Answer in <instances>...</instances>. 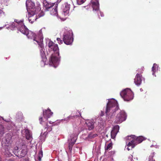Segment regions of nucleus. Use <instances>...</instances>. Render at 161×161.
<instances>
[{"mask_svg": "<svg viewBox=\"0 0 161 161\" xmlns=\"http://www.w3.org/2000/svg\"><path fill=\"white\" fill-rule=\"evenodd\" d=\"M15 25L19 29V31L22 34H23L27 36V38L30 39H33V40L36 42V40H39V38L36 35L32 32L29 31L23 23V20L15 19Z\"/></svg>", "mask_w": 161, "mask_h": 161, "instance_id": "nucleus-1", "label": "nucleus"}, {"mask_svg": "<svg viewBox=\"0 0 161 161\" xmlns=\"http://www.w3.org/2000/svg\"><path fill=\"white\" fill-rule=\"evenodd\" d=\"M3 143L2 144L3 145H4L3 146L5 150L4 154L7 157L11 156L12 155L10 153V149L13 148L11 144L12 142L11 135L9 134H7L5 138H3Z\"/></svg>", "mask_w": 161, "mask_h": 161, "instance_id": "nucleus-2", "label": "nucleus"}, {"mask_svg": "<svg viewBox=\"0 0 161 161\" xmlns=\"http://www.w3.org/2000/svg\"><path fill=\"white\" fill-rule=\"evenodd\" d=\"M45 29L44 28L41 29V30L39 31V33H38V37L39 38V40L35 39V40H36V42L37 43L38 45H39V47H40V53L42 58V62L43 63V65H44L46 64L47 58L43 50H42L43 48V44L42 31L43 30L45 31Z\"/></svg>", "mask_w": 161, "mask_h": 161, "instance_id": "nucleus-3", "label": "nucleus"}, {"mask_svg": "<svg viewBox=\"0 0 161 161\" xmlns=\"http://www.w3.org/2000/svg\"><path fill=\"white\" fill-rule=\"evenodd\" d=\"M11 154L13 153L16 157L19 158L24 157L27 153V146L25 145H22L20 148L16 147L15 148H11Z\"/></svg>", "mask_w": 161, "mask_h": 161, "instance_id": "nucleus-4", "label": "nucleus"}, {"mask_svg": "<svg viewBox=\"0 0 161 161\" xmlns=\"http://www.w3.org/2000/svg\"><path fill=\"white\" fill-rule=\"evenodd\" d=\"M130 137V141L128 143L127 146L131 147V148H134L136 145L141 143L146 139L145 137L142 136L137 137L135 135H131Z\"/></svg>", "mask_w": 161, "mask_h": 161, "instance_id": "nucleus-5", "label": "nucleus"}, {"mask_svg": "<svg viewBox=\"0 0 161 161\" xmlns=\"http://www.w3.org/2000/svg\"><path fill=\"white\" fill-rule=\"evenodd\" d=\"M120 96L124 100L129 101L133 98V94L130 89L127 88L121 92Z\"/></svg>", "mask_w": 161, "mask_h": 161, "instance_id": "nucleus-6", "label": "nucleus"}, {"mask_svg": "<svg viewBox=\"0 0 161 161\" xmlns=\"http://www.w3.org/2000/svg\"><path fill=\"white\" fill-rule=\"evenodd\" d=\"M72 35L70 31L64 33L63 35V41L65 44L67 45L71 44L73 42Z\"/></svg>", "mask_w": 161, "mask_h": 161, "instance_id": "nucleus-7", "label": "nucleus"}, {"mask_svg": "<svg viewBox=\"0 0 161 161\" xmlns=\"http://www.w3.org/2000/svg\"><path fill=\"white\" fill-rule=\"evenodd\" d=\"M126 119V115L125 112L121 111L118 113L115 117L114 123L117 124H119L125 121Z\"/></svg>", "mask_w": 161, "mask_h": 161, "instance_id": "nucleus-8", "label": "nucleus"}, {"mask_svg": "<svg viewBox=\"0 0 161 161\" xmlns=\"http://www.w3.org/2000/svg\"><path fill=\"white\" fill-rule=\"evenodd\" d=\"M26 6L28 13L31 12L32 13V14L36 13L37 9L35 8V4L31 0L26 1Z\"/></svg>", "mask_w": 161, "mask_h": 161, "instance_id": "nucleus-9", "label": "nucleus"}, {"mask_svg": "<svg viewBox=\"0 0 161 161\" xmlns=\"http://www.w3.org/2000/svg\"><path fill=\"white\" fill-rule=\"evenodd\" d=\"M92 6L93 10L98 14V18L100 19L99 15L101 17L104 16L103 13L99 10V3L98 0H95V1H92Z\"/></svg>", "mask_w": 161, "mask_h": 161, "instance_id": "nucleus-10", "label": "nucleus"}, {"mask_svg": "<svg viewBox=\"0 0 161 161\" xmlns=\"http://www.w3.org/2000/svg\"><path fill=\"white\" fill-rule=\"evenodd\" d=\"M118 105L117 102L115 101H109L106 106V115H109L108 114L110 112L111 109H115L117 108Z\"/></svg>", "mask_w": 161, "mask_h": 161, "instance_id": "nucleus-11", "label": "nucleus"}, {"mask_svg": "<svg viewBox=\"0 0 161 161\" xmlns=\"http://www.w3.org/2000/svg\"><path fill=\"white\" fill-rule=\"evenodd\" d=\"M47 46H48L49 50L51 51L52 50L53 51L56 52L57 56H59V49L58 47V45L57 44H55L53 42L51 41H49L47 44Z\"/></svg>", "mask_w": 161, "mask_h": 161, "instance_id": "nucleus-12", "label": "nucleus"}, {"mask_svg": "<svg viewBox=\"0 0 161 161\" xmlns=\"http://www.w3.org/2000/svg\"><path fill=\"white\" fill-rule=\"evenodd\" d=\"M119 129V126L118 125H116L113 127V130L111 132V136L112 139L115 138L118 132Z\"/></svg>", "mask_w": 161, "mask_h": 161, "instance_id": "nucleus-13", "label": "nucleus"}, {"mask_svg": "<svg viewBox=\"0 0 161 161\" xmlns=\"http://www.w3.org/2000/svg\"><path fill=\"white\" fill-rule=\"evenodd\" d=\"M54 3H50L47 2V1L46 0L43 1V7H44V8H45V10L46 11H49V9H50L51 8H52L54 6Z\"/></svg>", "mask_w": 161, "mask_h": 161, "instance_id": "nucleus-14", "label": "nucleus"}, {"mask_svg": "<svg viewBox=\"0 0 161 161\" xmlns=\"http://www.w3.org/2000/svg\"><path fill=\"white\" fill-rule=\"evenodd\" d=\"M142 82V75L141 74L137 73L134 79V83L136 85H139Z\"/></svg>", "mask_w": 161, "mask_h": 161, "instance_id": "nucleus-15", "label": "nucleus"}, {"mask_svg": "<svg viewBox=\"0 0 161 161\" xmlns=\"http://www.w3.org/2000/svg\"><path fill=\"white\" fill-rule=\"evenodd\" d=\"M53 114V113L51 112L50 109L43 111V116L46 119L50 118Z\"/></svg>", "mask_w": 161, "mask_h": 161, "instance_id": "nucleus-16", "label": "nucleus"}, {"mask_svg": "<svg viewBox=\"0 0 161 161\" xmlns=\"http://www.w3.org/2000/svg\"><path fill=\"white\" fill-rule=\"evenodd\" d=\"M36 13L32 14L31 12L28 13V19L30 22L32 23L35 20H36V15H35Z\"/></svg>", "mask_w": 161, "mask_h": 161, "instance_id": "nucleus-17", "label": "nucleus"}, {"mask_svg": "<svg viewBox=\"0 0 161 161\" xmlns=\"http://www.w3.org/2000/svg\"><path fill=\"white\" fill-rule=\"evenodd\" d=\"M73 137V139H71V142H70L69 144V150L71 151L72 150V147L74 144L75 143L76 140V136H74L73 135H72L71 137Z\"/></svg>", "mask_w": 161, "mask_h": 161, "instance_id": "nucleus-18", "label": "nucleus"}, {"mask_svg": "<svg viewBox=\"0 0 161 161\" xmlns=\"http://www.w3.org/2000/svg\"><path fill=\"white\" fill-rule=\"evenodd\" d=\"M86 124L89 130H92L94 128V123L92 121L90 120H87L86 122Z\"/></svg>", "mask_w": 161, "mask_h": 161, "instance_id": "nucleus-19", "label": "nucleus"}, {"mask_svg": "<svg viewBox=\"0 0 161 161\" xmlns=\"http://www.w3.org/2000/svg\"><path fill=\"white\" fill-rule=\"evenodd\" d=\"M70 10V5L67 3L66 4L64 8H63V14L64 16L69 14Z\"/></svg>", "mask_w": 161, "mask_h": 161, "instance_id": "nucleus-20", "label": "nucleus"}, {"mask_svg": "<svg viewBox=\"0 0 161 161\" xmlns=\"http://www.w3.org/2000/svg\"><path fill=\"white\" fill-rule=\"evenodd\" d=\"M58 58L54 54H52L50 59V63L54 64L58 61Z\"/></svg>", "mask_w": 161, "mask_h": 161, "instance_id": "nucleus-21", "label": "nucleus"}, {"mask_svg": "<svg viewBox=\"0 0 161 161\" xmlns=\"http://www.w3.org/2000/svg\"><path fill=\"white\" fill-rule=\"evenodd\" d=\"M26 139L28 140H30L32 138L31 135L30 134V131L28 129H26L25 131Z\"/></svg>", "mask_w": 161, "mask_h": 161, "instance_id": "nucleus-22", "label": "nucleus"}, {"mask_svg": "<svg viewBox=\"0 0 161 161\" xmlns=\"http://www.w3.org/2000/svg\"><path fill=\"white\" fill-rule=\"evenodd\" d=\"M157 64H153V67H152V72H153V73H152V75H154V73L157 71Z\"/></svg>", "mask_w": 161, "mask_h": 161, "instance_id": "nucleus-23", "label": "nucleus"}, {"mask_svg": "<svg viewBox=\"0 0 161 161\" xmlns=\"http://www.w3.org/2000/svg\"><path fill=\"white\" fill-rule=\"evenodd\" d=\"M112 148V144L111 142L108 144L107 145L105 146V150L106 152L108 150L111 149Z\"/></svg>", "mask_w": 161, "mask_h": 161, "instance_id": "nucleus-24", "label": "nucleus"}, {"mask_svg": "<svg viewBox=\"0 0 161 161\" xmlns=\"http://www.w3.org/2000/svg\"><path fill=\"white\" fill-rule=\"evenodd\" d=\"M48 119H46L44 117H40L39 118V121L40 122V123L41 124H43L45 123H46V121Z\"/></svg>", "mask_w": 161, "mask_h": 161, "instance_id": "nucleus-25", "label": "nucleus"}, {"mask_svg": "<svg viewBox=\"0 0 161 161\" xmlns=\"http://www.w3.org/2000/svg\"><path fill=\"white\" fill-rule=\"evenodd\" d=\"M50 14L52 15H57V6L56 7L52 9L51 11H50Z\"/></svg>", "mask_w": 161, "mask_h": 161, "instance_id": "nucleus-26", "label": "nucleus"}, {"mask_svg": "<svg viewBox=\"0 0 161 161\" xmlns=\"http://www.w3.org/2000/svg\"><path fill=\"white\" fill-rule=\"evenodd\" d=\"M97 135L96 133H94L93 132H90L88 136L87 137L90 139H92L97 137Z\"/></svg>", "mask_w": 161, "mask_h": 161, "instance_id": "nucleus-27", "label": "nucleus"}, {"mask_svg": "<svg viewBox=\"0 0 161 161\" xmlns=\"http://www.w3.org/2000/svg\"><path fill=\"white\" fill-rule=\"evenodd\" d=\"M154 154V152H153L151 153L149 157V161H155L153 159Z\"/></svg>", "mask_w": 161, "mask_h": 161, "instance_id": "nucleus-28", "label": "nucleus"}, {"mask_svg": "<svg viewBox=\"0 0 161 161\" xmlns=\"http://www.w3.org/2000/svg\"><path fill=\"white\" fill-rule=\"evenodd\" d=\"M42 157V150L39 151V156H38V159L40 161Z\"/></svg>", "mask_w": 161, "mask_h": 161, "instance_id": "nucleus-29", "label": "nucleus"}, {"mask_svg": "<svg viewBox=\"0 0 161 161\" xmlns=\"http://www.w3.org/2000/svg\"><path fill=\"white\" fill-rule=\"evenodd\" d=\"M85 0H77V3L79 5H81L85 2Z\"/></svg>", "mask_w": 161, "mask_h": 161, "instance_id": "nucleus-30", "label": "nucleus"}, {"mask_svg": "<svg viewBox=\"0 0 161 161\" xmlns=\"http://www.w3.org/2000/svg\"><path fill=\"white\" fill-rule=\"evenodd\" d=\"M143 70H144V68L143 67H142L140 69H138V72H139V73H138L139 74H141L142 73L143 71Z\"/></svg>", "mask_w": 161, "mask_h": 161, "instance_id": "nucleus-31", "label": "nucleus"}, {"mask_svg": "<svg viewBox=\"0 0 161 161\" xmlns=\"http://www.w3.org/2000/svg\"><path fill=\"white\" fill-rule=\"evenodd\" d=\"M3 126L0 124V134H1L3 131Z\"/></svg>", "mask_w": 161, "mask_h": 161, "instance_id": "nucleus-32", "label": "nucleus"}, {"mask_svg": "<svg viewBox=\"0 0 161 161\" xmlns=\"http://www.w3.org/2000/svg\"><path fill=\"white\" fill-rule=\"evenodd\" d=\"M44 15V13L43 12V11H41L40 13H39V17H42L43 16V15Z\"/></svg>", "mask_w": 161, "mask_h": 161, "instance_id": "nucleus-33", "label": "nucleus"}, {"mask_svg": "<svg viewBox=\"0 0 161 161\" xmlns=\"http://www.w3.org/2000/svg\"><path fill=\"white\" fill-rule=\"evenodd\" d=\"M46 126H47V127H46V128H47V130L48 131V132H50L52 130V128L51 127H48V125H46Z\"/></svg>", "mask_w": 161, "mask_h": 161, "instance_id": "nucleus-34", "label": "nucleus"}, {"mask_svg": "<svg viewBox=\"0 0 161 161\" xmlns=\"http://www.w3.org/2000/svg\"><path fill=\"white\" fill-rule=\"evenodd\" d=\"M21 161H29V159L27 158H24L22 159Z\"/></svg>", "mask_w": 161, "mask_h": 161, "instance_id": "nucleus-35", "label": "nucleus"}, {"mask_svg": "<svg viewBox=\"0 0 161 161\" xmlns=\"http://www.w3.org/2000/svg\"><path fill=\"white\" fill-rule=\"evenodd\" d=\"M128 147H127V150L128 151H129L130 150V149H132V148H131V146H130V147H129L128 146Z\"/></svg>", "mask_w": 161, "mask_h": 161, "instance_id": "nucleus-36", "label": "nucleus"}, {"mask_svg": "<svg viewBox=\"0 0 161 161\" xmlns=\"http://www.w3.org/2000/svg\"><path fill=\"white\" fill-rule=\"evenodd\" d=\"M58 43H59V44H61L63 43V41L62 40H60V41H58Z\"/></svg>", "mask_w": 161, "mask_h": 161, "instance_id": "nucleus-37", "label": "nucleus"}, {"mask_svg": "<svg viewBox=\"0 0 161 161\" xmlns=\"http://www.w3.org/2000/svg\"><path fill=\"white\" fill-rule=\"evenodd\" d=\"M61 40V39H60V38H57V40L58 41H60V40Z\"/></svg>", "mask_w": 161, "mask_h": 161, "instance_id": "nucleus-38", "label": "nucleus"}, {"mask_svg": "<svg viewBox=\"0 0 161 161\" xmlns=\"http://www.w3.org/2000/svg\"><path fill=\"white\" fill-rule=\"evenodd\" d=\"M129 160H130V161L132 160V157L131 156H130V157H129Z\"/></svg>", "mask_w": 161, "mask_h": 161, "instance_id": "nucleus-39", "label": "nucleus"}, {"mask_svg": "<svg viewBox=\"0 0 161 161\" xmlns=\"http://www.w3.org/2000/svg\"><path fill=\"white\" fill-rule=\"evenodd\" d=\"M104 115V113L103 111H101V116H103Z\"/></svg>", "mask_w": 161, "mask_h": 161, "instance_id": "nucleus-40", "label": "nucleus"}, {"mask_svg": "<svg viewBox=\"0 0 161 161\" xmlns=\"http://www.w3.org/2000/svg\"><path fill=\"white\" fill-rule=\"evenodd\" d=\"M75 117V116H70L69 117V119H71V118H72V117Z\"/></svg>", "mask_w": 161, "mask_h": 161, "instance_id": "nucleus-41", "label": "nucleus"}, {"mask_svg": "<svg viewBox=\"0 0 161 161\" xmlns=\"http://www.w3.org/2000/svg\"><path fill=\"white\" fill-rule=\"evenodd\" d=\"M53 123V122H52L51 121H50L49 122V123L51 124H52Z\"/></svg>", "mask_w": 161, "mask_h": 161, "instance_id": "nucleus-42", "label": "nucleus"}, {"mask_svg": "<svg viewBox=\"0 0 161 161\" xmlns=\"http://www.w3.org/2000/svg\"><path fill=\"white\" fill-rule=\"evenodd\" d=\"M8 161H14V160H11V159H9L8 160Z\"/></svg>", "mask_w": 161, "mask_h": 161, "instance_id": "nucleus-43", "label": "nucleus"}, {"mask_svg": "<svg viewBox=\"0 0 161 161\" xmlns=\"http://www.w3.org/2000/svg\"><path fill=\"white\" fill-rule=\"evenodd\" d=\"M2 10L0 9V14L2 13Z\"/></svg>", "mask_w": 161, "mask_h": 161, "instance_id": "nucleus-44", "label": "nucleus"}]
</instances>
